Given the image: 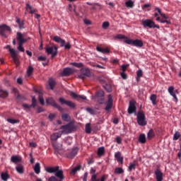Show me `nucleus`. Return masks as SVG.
Wrapping results in <instances>:
<instances>
[{
  "label": "nucleus",
  "mask_w": 181,
  "mask_h": 181,
  "mask_svg": "<svg viewBox=\"0 0 181 181\" xmlns=\"http://www.w3.org/2000/svg\"><path fill=\"white\" fill-rule=\"evenodd\" d=\"M97 180V175L93 174L91 177V181Z\"/></svg>",
  "instance_id": "obj_63"
},
{
  "label": "nucleus",
  "mask_w": 181,
  "mask_h": 181,
  "mask_svg": "<svg viewBox=\"0 0 181 181\" xmlns=\"http://www.w3.org/2000/svg\"><path fill=\"white\" fill-rule=\"evenodd\" d=\"M104 152H105L104 147H100L98 149V156H103L104 155Z\"/></svg>",
  "instance_id": "obj_38"
},
{
  "label": "nucleus",
  "mask_w": 181,
  "mask_h": 181,
  "mask_svg": "<svg viewBox=\"0 0 181 181\" xmlns=\"http://www.w3.org/2000/svg\"><path fill=\"white\" fill-rule=\"evenodd\" d=\"M34 170L37 175L40 173V163H37L34 166Z\"/></svg>",
  "instance_id": "obj_31"
},
{
  "label": "nucleus",
  "mask_w": 181,
  "mask_h": 181,
  "mask_svg": "<svg viewBox=\"0 0 181 181\" xmlns=\"http://www.w3.org/2000/svg\"><path fill=\"white\" fill-rule=\"evenodd\" d=\"M54 40L57 43H60L62 47H63V46H64V45L66 44V41L62 39L59 36H54Z\"/></svg>",
  "instance_id": "obj_21"
},
{
  "label": "nucleus",
  "mask_w": 181,
  "mask_h": 181,
  "mask_svg": "<svg viewBox=\"0 0 181 181\" xmlns=\"http://www.w3.org/2000/svg\"><path fill=\"white\" fill-rule=\"evenodd\" d=\"M12 29L11 28V27L8 26L6 24H2L0 25V35H1V36H5V34L6 33V32H11Z\"/></svg>",
  "instance_id": "obj_10"
},
{
  "label": "nucleus",
  "mask_w": 181,
  "mask_h": 181,
  "mask_svg": "<svg viewBox=\"0 0 181 181\" xmlns=\"http://www.w3.org/2000/svg\"><path fill=\"white\" fill-rule=\"evenodd\" d=\"M23 44H18V50H19V52H25V48H23Z\"/></svg>",
  "instance_id": "obj_53"
},
{
  "label": "nucleus",
  "mask_w": 181,
  "mask_h": 181,
  "mask_svg": "<svg viewBox=\"0 0 181 181\" xmlns=\"http://www.w3.org/2000/svg\"><path fill=\"white\" fill-rule=\"evenodd\" d=\"M61 132L62 134H70L73 131V125L71 124H68L61 127Z\"/></svg>",
  "instance_id": "obj_8"
},
{
  "label": "nucleus",
  "mask_w": 181,
  "mask_h": 181,
  "mask_svg": "<svg viewBox=\"0 0 181 181\" xmlns=\"http://www.w3.org/2000/svg\"><path fill=\"white\" fill-rule=\"evenodd\" d=\"M64 179H58L56 176H51L48 178L47 181H63Z\"/></svg>",
  "instance_id": "obj_37"
},
{
  "label": "nucleus",
  "mask_w": 181,
  "mask_h": 181,
  "mask_svg": "<svg viewBox=\"0 0 181 181\" xmlns=\"http://www.w3.org/2000/svg\"><path fill=\"white\" fill-rule=\"evenodd\" d=\"M136 81H140L141 77L144 76V73L142 72V69H139V71H136Z\"/></svg>",
  "instance_id": "obj_34"
},
{
  "label": "nucleus",
  "mask_w": 181,
  "mask_h": 181,
  "mask_svg": "<svg viewBox=\"0 0 181 181\" xmlns=\"http://www.w3.org/2000/svg\"><path fill=\"white\" fill-rule=\"evenodd\" d=\"M168 91L170 95H171V96L173 97V101H174V103H177L178 100H177V96L176 95V94H179V92L177 91V90H175V87L173 86H170L168 87Z\"/></svg>",
  "instance_id": "obj_6"
},
{
  "label": "nucleus",
  "mask_w": 181,
  "mask_h": 181,
  "mask_svg": "<svg viewBox=\"0 0 181 181\" xmlns=\"http://www.w3.org/2000/svg\"><path fill=\"white\" fill-rule=\"evenodd\" d=\"M109 26H110V23H108L107 21L103 22V23L102 25V28L103 29H107Z\"/></svg>",
  "instance_id": "obj_51"
},
{
  "label": "nucleus",
  "mask_w": 181,
  "mask_h": 181,
  "mask_svg": "<svg viewBox=\"0 0 181 181\" xmlns=\"http://www.w3.org/2000/svg\"><path fill=\"white\" fill-rule=\"evenodd\" d=\"M1 180L8 181L9 179V175L7 173H1Z\"/></svg>",
  "instance_id": "obj_29"
},
{
  "label": "nucleus",
  "mask_w": 181,
  "mask_h": 181,
  "mask_svg": "<svg viewBox=\"0 0 181 181\" xmlns=\"http://www.w3.org/2000/svg\"><path fill=\"white\" fill-rule=\"evenodd\" d=\"M45 49L47 54L52 55V59L57 56V47L56 46L46 47Z\"/></svg>",
  "instance_id": "obj_5"
},
{
  "label": "nucleus",
  "mask_w": 181,
  "mask_h": 181,
  "mask_svg": "<svg viewBox=\"0 0 181 181\" xmlns=\"http://www.w3.org/2000/svg\"><path fill=\"white\" fill-rule=\"evenodd\" d=\"M99 104H104L105 100L104 99V98H100L98 100Z\"/></svg>",
  "instance_id": "obj_59"
},
{
  "label": "nucleus",
  "mask_w": 181,
  "mask_h": 181,
  "mask_svg": "<svg viewBox=\"0 0 181 181\" xmlns=\"http://www.w3.org/2000/svg\"><path fill=\"white\" fill-rule=\"evenodd\" d=\"M139 141L140 144H145V142H146V137L145 136V134L139 135Z\"/></svg>",
  "instance_id": "obj_32"
},
{
  "label": "nucleus",
  "mask_w": 181,
  "mask_h": 181,
  "mask_svg": "<svg viewBox=\"0 0 181 181\" xmlns=\"http://www.w3.org/2000/svg\"><path fill=\"white\" fill-rule=\"evenodd\" d=\"M48 118H49V121H53V119L54 118H56V114H54V113L49 114L48 116Z\"/></svg>",
  "instance_id": "obj_52"
},
{
  "label": "nucleus",
  "mask_w": 181,
  "mask_h": 181,
  "mask_svg": "<svg viewBox=\"0 0 181 181\" xmlns=\"http://www.w3.org/2000/svg\"><path fill=\"white\" fill-rule=\"evenodd\" d=\"M62 134H63V133H62V132H58L57 133H54L51 136L52 141H54V142H56V141H57V139H59V138H60Z\"/></svg>",
  "instance_id": "obj_19"
},
{
  "label": "nucleus",
  "mask_w": 181,
  "mask_h": 181,
  "mask_svg": "<svg viewBox=\"0 0 181 181\" xmlns=\"http://www.w3.org/2000/svg\"><path fill=\"white\" fill-rule=\"evenodd\" d=\"M19 28L21 29H23L24 23L23 21H21V23H18Z\"/></svg>",
  "instance_id": "obj_64"
},
{
  "label": "nucleus",
  "mask_w": 181,
  "mask_h": 181,
  "mask_svg": "<svg viewBox=\"0 0 181 181\" xmlns=\"http://www.w3.org/2000/svg\"><path fill=\"white\" fill-rule=\"evenodd\" d=\"M16 170L20 175H23V165H17L16 167Z\"/></svg>",
  "instance_id": "obj_30"
},
{
  "label": "nucleus",
  "mask_w": 181,
  "mask_h": 181,
  "mask_svg": "<svg viewBox=\"0 0 181 181\" xmlns=\"http://www.w3.org/2000/svg\"><path fill=\"white\" fill-rule=\"evenodd\" d=\"M107 98H108V100H107V102L106 103V107H105V110L107 112H110V110H111V108H112V103H113L112 95H108Z\"/></svg>",
  "instance_id": "obj_13"
},
{
  "label": "nucleus",
  "mask_w": 181,
  "mask_h": 181,
  "mask_svg": "<svg viewBox=\"0 0 181 181\" xmlns=\"http://www.w3.org/2000/svg\"><path fill=\"white\" fill-rule=\"evenodd\" d=\"M23 107L25 110H30V108H32V106L28 104H23Z\"/></svg>",
  "instance_id": "obj_57"
},
{
  "label": "nucleus",
  "mask_w": 181,
  "mask_h": 181,
  "mask_svg": "<svg viewBox=\"0 0 181 181\" xmlns=\"http://www.w3.org/2000/svg\"><path fill=\"white\" fill-rule=\"evenodd\" d=\"M16 39L18 44H23L27 42L26 38H25V35L19 32L17 33Z\"/></svg>",
  "instance_id": "obj_14"
},
{
  "label": "nucleus",
  "mask_w": 181,
  "mask_h": 181,
  "mask_svg": "<svg viewBox=\"0 0 181 181\" xmlns=\"http://www.w3.org/2000/svg\"><path fill=\"white\" fill-rule=\"evenodd\" d=\"M7 122H9V124H18L19 120L15 119H7Z\"/></svg>",
  "instance_id": "obj_47"
},
{
  "label": "nucleus",
  "mask_w": 181,
  "mask_h": 181,
  "mask_svg": "<svg viewBox=\"0 0 181 181\" xmlns=\"http://www.w3.org/2000/svg\"><path fill=\"white\" fill-rule=\"evenodd\" d=\"M81 73L83 74L86 77H89V76L91 74V72L90 71V69L88 68H83L81 69Z\"/></svg>",
  "instance_id": "obj_23"
},
{
  "label": "nucleus",
  "mask_w": 181,
  "mask_h": 181,
  "mask_svg": "<svg viewBox=\"0 0 181 181\" xmlns=\"http://www.w3.org/2000/svg\"><path fill=\"white\" fill-rule=\"evenodd\" d=\"M8 97V91L0 89V98H6Z\"/></svg>",
  "instance_id": "obj_27"
},
{
  "label": "nucleus",
  "mask_w": 181,
  "mask_h": 181,
  "mask_svg": "<svg viewBox=\"0 0 181 181\" xmlns=\"http://www.w3.org/2000/svg\"><path fill=\"white\" fill-rule=\"evenodd\" d=\"M95 97H97L98 98H104V91L100 90L95 95Z\"/></svg>",
  "instance_id": "obj_45"
},
{
  "label": "nucleus",
  "mask_w": 181,
  "mask_h": 181,
  "mask_svg": "<svg viewBox=\"0 0 181 181\" xmlns=\"http://www.w3.org/2000/svg\"><path fill=\"white\" fill-rule=\"evenodd\" d=\"M115 158L117 159V162H119V163H121V165H122V163H124V157L121 156L120 152H116L115 153Z\"/></svg>",
  "instance_id": "obj_20"
},
{
  "label": "nucleus",
  "mask_w": 181,
  "mask_h": 181,
  "mask_svg": "<svg viewBox=\"0 0 181 181\" xmlns=\"http://www.w3.org/2000/svg\"><path fill=\"white\" fill-rule=\"evenodd\" d=\"M25 9L26 11H30V13H35V12H36V9L33 8L29 4H26Z\"/></svg>",
  "instance_id": "obj_28"
},
{
  "label": "nucleus",
  "mask_w": 181,
  "mask_h": 181,
  "mask_svg": "<svg viewBox=\"0 0 181 181\" xmlns=\"http://www.w3.org/2000/svg\"><path fill=\"white\" fill-rule=\"evenodd\" d=\"M136 165L134 163H131L129 166V172H132V170H135V167Z\"/></svg>",
  "instance_id": "obj_46"
},
{
  "label": "nucleus",
  "mask_w": 181,
  "mask_h": 181,
  "mask_svg": "<svg viewBox=\"0 0 181 181\" xmlns=\"http://www.w3.org/2000/svg\"><path fill=\"white\" fill-rule=\"evenodd\" d=\"M46 102H47V104H49V105H52V107H54V108H57L59 111H63V109L60 107V105L56 103V101L54 100V99H53V98H47Z\"/></svg>",
  "instance_id": "obj_7"
},
{
  "label": "nucleus",
  "mask_w": 181,
  "mask_h": 181,
  "mask_svg": "<svg viewBox=\"0 0 181 181\" xmlns=\"http://www.w3.org/2000/svg\"><path fill=\"white\" fill-rule=\"evenodd\" d=\"M85 132H86V134H91V124L87 123L86 124Z\"/></svg>",
  "instance_id": "obj_33"
},
{
  "label": "nucleus",
  "mask_w": 181,
  "mask_h": 181,
  "mask_svg": "<svg viewBox=\"0 0 181 181\" xmlns=\"http://www.w3.org/2000/svg\"><path fill=\"white\" fill-rule=\"evenodd\" d=\"M92 5H93L92 9H93L94 11H95V9H101V5L98 3H96Z\"/></svg>",
  "instance_id": "obj_44"
},
{
  "label": "nucleus",
  "mask_w": 181,
  "mask_h": 181,
  "mask_svg": "<svg viewBox=\"0 0 181 181\" xmlns=\"http://www.w3.org/2000/svg\"><path fill=\"white\" fill-rule=\"evenodd\" d=\"M10 54H11V57L16 66H18L19 64V58L16 55V51L13 49H9Z\"/></svg>",
  "instance_id": "obj_12"
},
{
  "label": "nucleus",
  "mask_w": 181,
  "mask_h": 181,
  "mask_svg": "<svg viewBox=\"0 0 181 181\" xmlns=\"http://www.w3.org/2000/svg\"><path fill=\"white\" fill-rule=\"evenodd\" d=\"M180 138V133L179 132H176L173 136L174 141H177Z\"/></svg>",
  "instance_id": "obj_48"
},
{
  "label": "nucleus",
  "mask_w": 181,
  "mask_h": 181,
  "mask_svg": "<svg viewBox=\"0 0 181 181\" xmlns=\"http://www.w3.org/2000/svg\"><path fill=\"white\" fill-rule=\"evenodd\" d=\"M80 169H81V166L77 165L76 167H75L74 168H73L71 170V172L74 175H76V173H77V172H78V170H80Z\"/></svg>",
  "instance_id": "obj_40"
},
{
  "label": "nucleus",
  "mask_w": 181,
  "mask_h": 181,
  "mask_svg": "<svg viewBox=\"0 0 181 181\" xmlns=\"http://www.w3.org/2000/svg\"><path fill=\"white\" fill-rule=\"evenodd\" d=\"M125 4L127 8H134V1H132V0L126 1Z\"/></svg>",
  "instance_id": "obj_39"
},
{
  "label": "nucleus",
  "mask_w": 181,
  "mask_h": 181,
  "mask_svg": "<svg viewBox=\"0 0 181 181\" xmlns=\"http://www.w3.org/2000/svg\"><path fill=\"white\" fill-rule=\"evenodd\" d=\"M121 76H122V78H124V80H127V74H125L124 72H121Z\"/></svg>",
  "instance_id": "obj_60"
},
{
  "label": "nucleus",
  "mask_w": 181,
  "mask_h": 181,
  "mask_svg": "<svg viewBox=\"0 0 181 181\" xmlns=\"http://www.w3.org/2000/svg\"><path fill=\"white\" fill-rule=\"evenodd\" d=\"M72 66H75V67H83V63H72Z\"/></svg>",
  "instance_id": "obj_55"
},
{
  "label": "nucleus",
  "mask_w": 181,
  "mask_h": 181,
  "mask_svg": "<svg viewBox=\"0 0 181 181\" xmlns=\"http://www.w3.org/2000/svg\"><path fill=\"white\" fill-rule=\"evenodd\" d=\"M21 160L22 158L19 156H12L11 158V162L15 163V165H16V163H20Z\"/></svg>",
  "instance_id": "obj_17"
},
{
  "label": "nucleus",
  "mask_w": 181,
  "mask_h": 181,
  "mask_svg": "<svg viewBox=\"0 0 181 181\" xmlns=\"http://www.w3.org/2000/svg\"><path fill=\"white\" fill-rule=\"evenodd\" d=\"M64 46L65 49H71V45H70V42L66 43Z\"/></svg>",
  "instance_id": "obj_61"
},
{
  "label": "nucleus",
  "mask_w": 181,
  "mask_h": 181,
  "mask_svg": "<svg viewBox=\"0 0 181 181\" xmlns=\"http://www.w3.org/2000/svg\"><path fill=\"white\" fill-rule=\"evenodd\" d=\"M53 148L54 149L55 153H59L60 151L63 149V144L57 141H54L52 143Z\"/></svg>",
  "instance_id": "obj_11"
},
{
  "label": "nucleus",
  "mask_w": 181,
  "mask_h": 181,
  "mask_svg": "<svg viewBox=\"0 0 181 181\" xmlns=\"http://www.w3.org/2000/svg\"><path fill=\"white\" fill-rule=\"evenodd\" d=\"M62 119L64 120L65 122H69L71 119L70 115L67 113H64L62 115Z\"/></svg>",
  "instance_id": "obj_24"
},
{
  "label": "nucleus",
  "mask_w": 181,
  "mask_h": 181,
  "mask_svg": "<svg viewBox=\"0 0 181 181\" xmlns=\"http://www.w3.org/2000/svg\"><path fill=\"white\" fill-rule=\"evenodd\" d=\"M115 172L117 173V175H121V173H124V170L122 168H116Z\"/></svg>",
  "instance_id": "obj_43"
},
{
  "label": "nucleus",
  "mask_w": 181,
  "mask_h": 181,
  "mask_svg": "<svg viewBox=\"0 0 181 181\" xmlns=\"http://www.w3.org/2000/svg\"><path fill=\"white\" fill-rule=\"evenodd\" d=\"M137 124L141 127L146 125V119H145V113L139 112L137 115Z\"/></svg>",
  "instance_id": "obj_4"
},
{
  "label": "nucleus",
  "mask_w": 181,
  "mask_h": 181,
  "mask_svg": "<svg viewBox=\"0 0 181 181\" xmlns=\"http://www.w3.org/2000/svg\"><path fill=\"white\" fill-rule=\"evenodd\" d=\"M86 111H88L89 114H91V115H94V114H95V110L91 107L86 108Z\"/></svg>",
  "instance_id": "obj_50"
},
{
  "label": "nucleus",
  "mask_w": 181,
  "mask_h": 181,
  "mask_svg": "<svg viewBox=\"0 0 181 181\" xmlns=\"http://www.w3.org/2000/svg\"><path fill=\"white\" fill-rule=\"evenodd\" d=\"M156 179L157 181H163V173L160 172V170H156L155 171Z\"/></svg>",
  "instance_id": "obj_16"
},
{
  "label": "nucleus",
  "mask_w": 181,
  "mask_h": 181,
  "mask_svg": "<svg viewBox=\"0 0 181 181\" xmlns=\"http://www.w3.org/2000/svg\"><path fill=\"white\" fill-rule=\"evenodd\" d=\"M38 100L40 104H42V105H45V100L43 99V95L40 93H39V95H38Z\"/></svg>",
  "instance_id": "obj_41"
},
{
  "label": "nucleus",
  "mask_w": 181,
  "mask_h": 181,
  "mask_svg": "<svg viewBox=\"0 0 181 181\" xmlns=\"http://www.w3.org/2000/svg\"><path fill=\"white\" fill-rule=\"evenodd\" d=\"M59 101L62 104V105H64L65 104V105L70 107V108H75L76 107V105L73 102L70 100H66L63 98H59Z\"/></svg>",
  "instance_id": "obj_9"
},
{
  "label": "nucleus",
  "mask_w": 181,
  "mask_h": 181,
  "mask_svg": "<svg viewBox=\"0 0 181 181\" xmlns=\"http://www.w3.org/2000/svg\"><path fill=\"white\" fill-rule=\"evenodd\" d=\"M33 73V67L32 66H28V69L27 70V74L28 76H30Z\"/></svg>",
  "instance_id": "obj_49"
},
{
  "label": "nucleus",
  "mask_w": 181,
  "mask_h": 181,
  "mask_svg": "<svg viewBox=\"0 0 181 181\" xmlns=\"http://www.w3.org/2000/svg\"><path fill=\"white\" fill-rule=\"evenodd\" d=\"M70 74H73V69L71 68H65L62 72V76H70Z\"/></svg>",
  "instance_id": "obj_22"
},
{
  "label": "nucleus",
  "mask_w": 181,
  "mask_h": 181,
  "mask_svg": "<svg viewBox=\"0 0 181 181\" xmlns=\"http://www.w3.org/2000/svg\"><path fill=\"white\" fill-rule=\"evenodd\" d=\"M154 136H155V133L153 132V131L152 129L149 130L147 134L148 139H152V138Z\"/></svg>",
  "instance_id": "obj_36"
},
{
  "label": "nucleus",
  "mask_w": 181,
  "mask_h": 181,
  "mask_svg": "<svg viewBox=\"0 0 181 181\" xmlns=\"http://www.w3.org/2000/svg\"><path fill=\"white\" fill-rule=\"evenodd\" d=\"M158 98V97L156 96V95L153 94L151 95L150 97V100L152 102V104L153 105H155L156 104V99Z\"/></svg>",
  "instance_id": "obj_35"
},
{
  "label": "nucleus",
  "mask_w": 181,
  "mask_h": 181,
  "mask_svg": "<svg viewBox=\"0 0 181 181\" xmlns=\"http://www.w3.org/2000/svg\"><path fill=\"white\" fill-rule=\"evenodd\" d=\"M36 105H37V101L36 100V98H35V97H33L32 98V104L30 106L31 107H33V108H35V107H36Z\"/></svg>",
  "instance_id": "obj_42"
},
{
  "label": "nucleus",
  "mask_w": 181,
  "mask_h": 181,
  "mask_svg": "<svg viewBox=\"0 0 181 181\" xmlns=\"http://www.w3.org/2000/svg\"><path fill=\"white\" fill-rule=\"evenodd\" d=\"M124 42V43H127V45H131L136 47H142V46H144V42L141 40L126 39Z\"/></svg>",
  "instance_id": "obj_3"
},
{
  "label": "nucleus",
  "mask_w": 181,
  "mask_h": 181,
  "mask_svg": "<svg viewBox=\"0 0 181 181\" xmlns=\"http://www.w3.org/2000/svg\"><path fill=\"white\" fill-rule=\"evenodd\" d=\"M96 50L98 52H100V53L107 54L110 53V49L108 48H102L100 47H96Z\"/></svg>",
  "instance_id": "obj_25"
},
{
  "label": "nucleus",
  "mask_w": 181,
  "mask_h": 181,
  "mask_svg": "<svg viewBox=\"0 0 181 181\" xmlns=\"http://www.w3.org/2000/svg\"><path fill=\"white\" fill-rule=\"evenodd\" d=\"M71 97H73V98H76V100H78V96L79 95L76 94L74 92H71Z\"/></svg>",
  "instance_id": "obj_58"
},
{
  "label": "nucleus",
  "mask_w": 181,
  "mask_h": 181,
  "mask_svg": "<svg viewBox=\"0 0 181 181\" xmlns=\"http://www.w3.org/2000/svg\"><path fill=\"white\" fill-rule=\"evenodd\" d=\"M48 83L50 87V90H53V88H54V86H56V81L51 78L49 79Z\"/></svg>",
  "instance_id": "obj_26"
},
{
  "label": "nucleus",
  "mask_w": 181,
  "mask_h": 181,
  "mask_svg": "<svg viewBox=\"0 0 181 181\" xmlns=\"http://www.w3.org/2000/svg\"><path fill=\"white\" fill-rule=\"evenodd\" d=\"M136 112V106H135V102L134 100H131L129 102V105L128 107V113L134 114V112Z\"/></svg>",
  "instance_id": "obj_15"
},
{
  "label": "nucleus",
  "mask_w": 181,
  "mask_h": 181,
  "mask_svg": "<svg viewBox=\"0 0 181 181\" xmlns=\"http://www.w3.org/2000/svg\"><path fill=\"white\" fill-rule=\"evenodd\" d=\"M47 57H45V56H40V57H38V60L40 62H45V60H47Z\"/></svg>",
  "instance_id": "obj_56"
},
{
  "label": "nucleus",
  "mask_w": 181,
  "mask_h": 181,
  "mask_svg": "<svg viewBox=\"0 0 181 181\" xmlns=\"http://www.w3.org/2000/svg\"><path fill=\"white\" fill-rule=\"evenodd\" d=\"M116 39H125V40H127L128 38L123 35L119 34L116 36Z\"/></svg>",
  "instance_id": "obj_54"
},
{
  "label": "nucleus",
  "mask_w": 181,
  "mask_h": 181,
  "mask_svg": "<svg viewBox=\"0 0 181 181\" xmlns=\"http://www.w3.org/2000/svg\"><path fill=\"white\" fill-rule=\"evenodd\" d=\"M78 152V148H75L72 149L71 151L69 154H67V158H69V159H73V158H74V156L77 155Z\"/></svg>",
  "instance_id": "obj_18"
},
{
  "label": "nucleus",
  "mask_w": 181,
  "mask_h": 181,
  "mask_svg": "<svg viewBox=\"0 0 181 181\" xmlns=\"http://www.w3.org/2000/svg\"><path fill=\"white\" fill-rule=\"evenodd\" d=\"M141 23L144 28H149V29L156 28L159 29V25L155 24V22L151 19L141 20Z\"/></svg>",
  "instance_id": "obj_2"
},
{
  "label": "nucleus",
  "mask_w": 181,
  "mask_h": 181,
  "mask_svg": "<svg viewBox=\"0 0 181 181\" xmlns=\"http://www.w3.org/2000/svg\"><path fill=\"white\" fill-rule=\"evenodd\" d=\"M37 111L38 114H40V112H43V111H45V110L43 109V107H40L37 108Z\"/></svg>",
  "instance_id": "obj_62"
},
{
  "label": "nucleus",
  "mask_w": 181,
  "mask_h": 181,
  "mask_svg": "<svg viewBox=\"0 0 181 181\" xmlns=\"http://www.w3.org/2000/svg\"><path fill=\"white\" fill-rule=\"evenodd\" d=\"M46 172L47 173H55L54 175L58 179H64V173L62 170H60L59 166L48 167L46 168Z\"/></svg>",
  "instance_id": "obj_1"
}]
</instances>
